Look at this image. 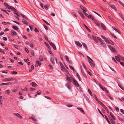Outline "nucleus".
I'll return each mask as SVG.
<instances>
[{
  "label": "nucleus",
  "instance_id": "1",
  "mask_svg": "<svg viewBox=\"0 0 124 124\" xmlns=\"http://www.w3.org/2000/svg\"><path fill=\"white\" fill-rule=\"evenodd\" d=\"M66 76L67 77H66V79L68 81H69L70 82H71L73 80V79H74V78L72 76L70 77L68 76V75H67Z\"/></svg>",
  "mask_w": 124,
  "mask_h": 124
},
{
  "label": "nucleus",
  "instance_id": "2",
  "mask_svg": "<svg viewBox=\"0 0 124 124\" xmlns=\"http://www.w3.org/2000/svg\"><path fill=\"white\" fill-rule=\"evenodd\" d=\"M51 61L52 63L53 64H55L54 60L55 61V62L56 63H57V60L56 59L55 57L51 58Z\"/></svg>",
  "mask_w": 124,
  "mask_h": 124
},
{
  "label": "nucleus",
  "instance_id": "3",
  "mask_svg": "<svg viewBox=\"0 0 124 124\" xmlns=\"http://www.w3.org/2000/svg\"><path fill=\"white\" fill-rule=\"evenodd\" d=\"M73 82V83L76 86L79 87V85L77 81H76L75 80L74 78L73 79V80L72 81Z\"/></svg>",
  "mask_w": 124,
  "mask_h": 124
},
{
  "label": "nucleus",
  "instance_id": "4",
  "mask_svg": "<svg viewBox=\"0 0 124 124\" xmlns=\"http://www.w3.org/2000/svg\"><path fill=\"white\" fill-rule=\"evenodd\" d=\"M49 44L50 45V46H52L54 50H56V49L55 45L51 41H49Z\"/></svg>",
  "mask_w": 124,
  "mask_h": 124
},
{
  "label": "nucleus",
  "instance_id": "5",
  "mask_svg": "<svg viewBox=\"0 0 124 124\" xmlns=\"http://www.w3.org/2000/svg\"><path fill=\"white\" fill-rule=\"evenodd\" d=\"M90 38L92 40L93 39L96 42H98V41L96 38L93 36L92 35V36H90Z\"/></svg>",
  "mask_w": 124,
  "mask_h": 124
},
{
  "label": "nucleus",
  "instance_id": "6",
  "mask_svg": "<svg viewBox=\"0 0 124 124\" xmlns=\"http://www.w3.org/2000/svg\"><path fill=\"white\" fill-rule=\"evenodd\" d=\"M14 79L13 78H5L2 79V81H11L14 80Z\"/></svg>",
  "mask_w": 124,
  "mask_h": 124
},
{
  "label": "nucleus",
  "instance_id": "7",
  "mask_svg": "<svg viewBox=\"0 0 124 124\" xmlns=\"http://www.w3.org/2000/svg\"><path fill=\"white\" fill-rule=\"evenodd\" d=\"M121 57V56L119 55H118L117 56H116L115 57V58L116 60L119 62H120L121 61V60L120 59Z\"/></svg>",
  "mask_w": 124,
  "mask_h": 124
},
{
  "label": "nucleus",
  "instance_id": "8",
  "mask_svg": "<svg viewBox=\"0 0 124 124\" xmlns=\"http://www.w3.org/2000/svg\"><path fill=\"white\" fill-rule=\"evenodd\" d=\"M12 83V82H9L7 83H3L1 84H0V86L2 85H8Z\"/></svg>",
  "mask_w": 124,
  "mask_h": 124
},
{
  "label": "nucleus",
  "instance_id": "9",
  "mask_svg": "<svg viewBox=\"0 0 124 124\" xmlns=\"http://www.w3.org/2000/svg\"><path fill=\"white\" fill-rule=\"evenodd\" d=\"M80 68H81V71L82 72V74L86 78H87V76H86V74H85L84 72V71L83 70H82V67H80Z\"/></svg>",
  "mask_w": 124,
  "mask_h": 124
},
{
  "label": "nucleus",
  "instance_id": "10",
  "mask_svg": "<svg viewBox=\"0 0 124 124\" xmlns=\"http://www.w3.org/2000/svg\"><path fill=\"white\" fill-rule=\"evenodd\" d=\"M108 46L109 48L113 52H115V50L114 49V48L113 47H111L109 45H108Z\"/></svg>",
  "mask_w": 124,
  "mask_h": 124
},
{
  "label": "nucleus",
  "instance_id": "11",
  "mask_svg": "<svg viewBox=\"0 0 124 124\" xmlns=\"http://www.w3.org/2000/svg\"><path fill=\"white\" fill-rule=\"evenodd\" d=\"M14 114L15 116L18 117L21 119H22V117L18 113H14Z\"/></svg>",
  "mask_w": 124,
  "mask_h": 124
},
{
  "label": "nucleus",
  "instance_id": "12",
  "mask_svg": "<svg viewBox=\"0 0 124 124\" xmlns=\"http://www.w3.org/2000/svg\"><path fill=\"white\" fill-rule=\"evenodd\" d=\"M75 43L78 46H79V47H82V45L81 44L79 43L78 42L75 41Z\"/></svg>",
  "mask_w": 124,
  "mask_h": 124
},
{
  "label": "nucleus",
  "instance_id": "13",
  "mask_svg": "<svg viewBox=\"0 0 124 124\" xmlns=\"http://www.w3.org/2000/svg\"><path fill=\"white\" fill-rule=\"evenodd\" d=\"M80 7L81 8L82 10H83L84 12H85L87 11V10L85 9L82 6H80Z\"/></svg>",
  "mask_w": 124,
  "mask_h": 124
},
{
  "label": "nucleus",
  "instance_id": "14",
  "mask_svg": "<svg viewBox=\"0 0 124 124\" xmlns=\"http://www.w3.org/2000/svg\"><path fill=\"white\" fill-rule=\"evenodd\" d=\"M101 26L102 28L104 30H106V27L105 25L103 23L101 24Z\"/></svg>",
  "mask_w": 124,
  "mask_h": 124
},
{
  "label": "nucleus",
  "instance_id": "15",
  "mask_svg": "<svg viewBox=\"0 0 124 124\" xmlns=\"http://www.w3.org/2000/svg\"><path fill=\"white\" fill-rule=\"evenodd\" d=\"M30 84L32 87H36L37 86V85L34 82L31 83Z\"/></svg>",
  "mask_w": 124,
  "mask_h": 124
},
{
  "label": "nucleus",
  "instance_id": "16",
  "mask_svg": "<svg viewBox=\"0 0 124 124\" xmlns=\"http://www.w3.org/2000/svg\"><path fill=\"white\" fill-rule=\"evenodd\" d=\"M110 6L112 8L114 9L115 10H116L117 9L114 5L113 4L110 5Z\"/></svg>",
  "mask_w": 124,
  "mask_h": 124
},
{
  "label": "nucleus",
  "instance_id": "17",
  "mask_svg": "<svg viewBox=\"0 0 124 124\" xmlns=\"http://www.w3.org/2000/svg\"><path fill=\"white\" fill-rule=\"evenodd\" d=\"M4 4L5 6L7 8L10 9L11 6H9L7 3H4Z\"/></svg>",
  "mask_w": 124,
  "mask_h": 124
},
{
  "label": "nucleus",
  "instance_id": "18",
  "mask_svg": "<svg viewBox=\"0 0 124 124\" xmlns=\"http://www.w3.org/2000/svg\"><path fill=\"white\" fill-rule=\"evenodd\" d=\"M89 62L90 65V66L94 68V64L90 61H89Z\"/></svg>",
  "mask_w": 124,
  "mask_h": 124
},
{
  "label": "nucleus",
  "instance_id": "19",
  "mask_svg": "<svg viewBox=\"0 0 124 124\" xmlns=\"http://www.w3.org/2000/svg\"><path fill=\"white\" fill-rule=\"evenodd\" d=\"M11 32L13 34V35H12V36H13L14 35H17L15 31L13 30H11Z\"/></svg>",
  "mask_w": 124,
  "mask_h": 124
},
{
  "label": "nucleus",
  "instance_id": "20",
  "mask_svg": "<svg viewBox=\"0 0 124 124\" xmlns=\"http://www.w3.org/2000/svg\"><path fill=\"white\" fill-rule=\"evenodd\" d=\"M108 44L111 43V42H112V41L110 40H108L106 38L104 40Z\"/></svg>",
  "mask_w": 124,
  "mask_h": 124
},
{
  "label": "nucleus",
  "instance_id": "21",
  "mask_svg": "<svg viewBox=\"0 0 124 124\" xmlns=\"http://www.w3.org/2000/svg\"><path fill=\"white\" fill-rule=\"evenodd\" d=\"M101 45L103 47H104L105 48H106L107 47V46L106 44L102 42H101Z\"/></svg>",
  "mask_w": 124,
  "mask_h": 124
},
{
  "label": "nucleus",
  "instance_id": "22",
  "mask_svg": "<svg viewBox=\"0 0 124 124\" xmlns=\"http://www.w3.org/2000/svg\"><path fill=\"white\" fill-rule=\"evenodd\" d=\"M12 28L15 30H16V31H17V30H18V28L16 26H12Z\"/></svg>",
  "mask_w": 124,
  "mask_h": 124
},
{
  "label": "nucleus",
  "instance_id": "23",
  "mask_svg": "<svg viewBox=\"0 0 124 124\" xmlns=\"http://www.w3.org/2000/svg\"><path fill=\"white\" fill-rule=\"evenodd\" d=\"M89 18L93 20H95V19L90 14L89 15V17H88Z\"/></svg>",
  "mask_w": 124,
  "mask_h": 124
},
{
  "label": "nucleus",
  "instance_id": "24",
  "mask_svg": "<svg viewBox=\"0 0 124 124\" xmlns=\"http://www.w3.org/2000/svg\"><path fill=\"white\" fill-rule=\"evenodd\" d=\"M110 114L112 118H113L114 120H115L116 119L115 117L111 114V112H110Z\"/></svg>",
  "mask_w": 124,
  "mask_h": 124
},
{
  "label": "nucleus",
  "instance_id": "25",
  "mask_svg": "<svg viewBox=\"0 0 124 124\" xmlns=\"http://www.w3.org/2000/svg\"><path fill=\"white\" fill-rule=\"evenodd\" d=\"M59 63H60V64L61 66V69L62 70V68L64 69V66H63V64H62V63L61 62H60Z\"/></svg>",
  "mask_w": 124,
  "mask_h": 124
},
{
  "label": "nucleus",
  "instance_id": "26",
  "mask_svg": "<svg viewBox=\"0 0 124 124\" xmlns=\"http://www.w3.org/2000/svg\"><path fill=\"white\" fill-rule=\"evenodd\" d=\"M88 91L89 94L91 96H93L91 92V90L89 89H88Z\"/></svg>",
  "mask_w": 124,
  "mask_h": 124
},
{
  "label": "nucleus",
  "instance_id": "27",
  "mask_svg": "<svg viewBox=\"0 0 124 124\" xmlns=\"http://www.w3.org/2000/svg\"><path fill=\"white\" fill-rule=\"evenodd\" d=\"M79 14L80 15V16L82 17L84 19L85 18V16L82 13L80 12L79 13Z\"/></svg>",
  "mask_w": 124,
  "mask_h": 124
},
{
  "label": "nucleus",
  "instance_id": "28",
  "mask_svg": "<svg viewBox=\"0 0 124 124\" xmlns=\"http://www.w3.org/2000/svg\"><path fill=\"white\" fill-rule=\"evenodd\" d=\"M77 109L79 110H82V113H83L84 114H85V112L81 108L78 107L77 108Z\"/></svg>",
  "mask_w": 124,
  "mask_h": 124
},
{
  "label": "nucleus",
  "instance_id": "29",
  "mask_svg": "<svg viewBox=\"0 0 124 124\" xmlns=\"http://www.w3.org/2000/svg\"><path fill=\"white\" fill-rule=\"evenodd\" d=\"M10 9H11L12 11L14 12L15 11H16V9L15 8L12 6H11Z\"/></svg>",
  "mask_w": 124,
  "mask_h": 124
},
{
  "label": "nucleus",
  "instance_id": "30",
  "mask_svg": "<svg viewBox=\"0 0 124 124\" xmlns=\"http://www.w3.org/2000/svg\"><path fill=\"white\" fill-rule=\"evenodd\" d=\"M22 22H23L26 25L28 24V23L25 20L23 19L22 20Z\"/></svg>",
  "mask_w": 124,
  "mask_h": 124
},
{
  "label": "nucleus",
  "instance_id": "31",
  "mask_svg": "<svg viewBox=\"0 0 124 124\" xmlns=\"http://www.w3.org/2000/svg\"><path fill=\"white\" fill-rule=\"evenodd\" d=\"M84 25L85 27V28L87 29V30L89 32H90L91 31L89 29V28L85 24H84Z\"/></svg>",
  "mask_w": 124,
  "mask_h": 124
},
{
  "label": "nucleus",
  "instance_id": "32",
  "mask_svg": "<svg viewBox=\"0 0 124 124\" xmlns=\"http://www.w3.org/2000/svg\"><path fill=\"white\" fill-rule=\"evenodd\" d=\"M76 75L77 76V77L78 78L79 80L80 81H81V79L80 78V77L79 75H78V73H76Z\"/></svg>",
  "mask_w": 124,
  "mask_h": 124
},
{
  "label": "nucleus",
  "instance_id": "33",
  "mask_svg": "<svg viewBox=\"0 0 124 124\" xmlns=\"http://www.w3.org/2000/svg\"><path fill=\"white\" fill-rule=\"evenodd\" d=\"M36 63L38 64L39 66H40L41 64V63L38 61H36Z\"/></svg>",
  "mask_w": 124,
  "mask_h": 124
},
{
  "label": "nucleus",
  "instance_id": "34",
  "mask_svg": "<svg viewBox=\"0 0 124 124\" xmlns=\"http://www.w3.org/2000/svg\"><path fill=\"white\" fill-rule=\"evenodd\" d=\"M31 118L34 121H37L36 119L34 117H31Z\"/></svg>",
  "mask_w": 124,
  "mask_h": 124
},
{
  "label": "nucleus",
  "instance_id": "35",
  "mask_svg": "<svg viewBox=\"0 0 124 124\" xmlns=\"http://www.w3.org/2000/svg\"><path fill=\"white\" fill-rule=\"evenodd\" d=\"M22 90L23 91H27L28 90V89L26 88H24L23 89L22 88Z\"/></svg>",
  "mask_w": 124,
  "mask_h": 124
},
{
  "label": "nucleus",
  "instance_id": "36",
  "mask_svg": "<svg viewBox=\"0 0 124 124\" xmlns=\"http://www.w3.org/2000/svg\"><path fill=\"white\" fill-rule=\"evenodd\" d=\"M69 66L70 68L71 69V70H72L74 72V71H75V70H74V68H73L70 65H69Z\"/></svg>",
  "mask_w": 124,
  "mask_h": 124
},
{
  "label": "nucleus",
  "instance_id": "37",
  "mask_svg": "<svg viewBox=\"0 0 124 124\" xmlns=\"http://www.w3.org/2000/svg\"><path fill=\"white\" fill-rule=\"evenodd\" d=\"M48 5H46L44 6L46 10L48 9Z\"/></svg>",
  "mask_w": 124,
  "mask_h": 124
},
{
  "label": "nucleus",
  "instance_id": "38",
  "mask_svg": "<svg viewBox=\"0 0 124 124\" xmlns=\"http://www.w3.org/2000/svg\"><path fill=\"white\" fill-rule=\"evenodd\" d=\"M39 59L41 61L43 62V60L42 56H40L39 57Z\"/></svg>",
  "mask_w": 124,
  "mask_h": 124
},
{
  "label": "nucleus",
  "instance_id": "39",
  "mask_svg": "<svg viewBox=\"0 0 124 124\" xmlns=\"http://www.w3.org/2000/svg\"><path fill=\"white\" fill-rule=\"evenodd\" d=\"M82 44L84 47L86 49L87 48L86 45V44L85 43H82Z\"/></svg>",
  "mask_w": 124,
  "mask_h": 124
},
{
  "label": "nucleus",
  "instance_id": "40",
  "mask_svg": "<svg viewBox=\"0 0 124 124\" xmlns=\"http://www.w3.org/2000/svg\"><path fill=\"white\" fill-rule=\"evenodd\" d=\"M65 59H66V60L67 61H69V58L67 56H65Z\"/></svg>",
  "mask_w": 124,
  "mask_h": 124
},
{
  "label": "nucleus",
  "instance_id": "41",
  "mask_svg": "<svg viewBox=\"0 0 124 124\" xmlns=\"http://www.w3.org/2000/svg\"><path fill=\"white\" fill-rule=\"evenodd\" d=\"M31 54L33 56H34V54L33 51L32 50H31Z\"/></svg>",
  "mask_w": 124,
  "mask_h": 124
},
{
  "label": "nucleus",
  "instance_id": "42",
  "mask_svg": "<svg viewBox=\"0 0 124 124\" xmlns=\"http://www.w3.org/2000/svg\"><path fill=\"white\" fill-rule=\"evenodd\" d=\"M95 24L98 26H99L100 25V24L99 23H98V22L96 21H95Z\"/></svg>",
  "mask_w": 124,
  "mask_h": 124
},
{
  "label": "nucleus",
  "instance_id": "43",
  "mask_svg": "<svg viewBox=\"0 0 124 124\" xmlns=\"http://www.w3.org/2000/svg\"><path fill=\"white\" fill-rule=\"evenodd\" d=\"M0 52H2V53H4V54H5V53L4 51L3 50L0 48Z\"/></svg>",
  "mask_w": 124,
  "mask_h": 124
},
{
  "label": "nucleus",
  "instance_id": "44",
  "mask_svg": "<svg viewBox=\"0 0 124 124\" xmlns=\"http://www.w3.org/2000/svg\"><path fill=\"white\" fill-rule=\"evenodd\" d=\"M21 15L22 17L24 19H25L26 17L24 15H23L22 14H21Z\"/></svg>",
  "mask_w": 124,
  "mask_h": 124
},
{
  "label": "nucleus",
  "instance_id": "45",
  "mask_svg": "<svg viewBox=\"0 0 124 124\" xmlns=\"http://www.w3.org/2000/svg\"><path fill=\"white\" fill-rule=\"evenodd\" d=\"M105 119H106V120L107 121V122H109V121L108 120V118L107 117V116L106 115H105Z\"/></svg>",
  "mask_w": 124,
  "mask_h": 124
},
{
  "label": "nucleus",
  "instance_id": "46",
  "mask_svg": "<svg viewBox=\"0 0 124 124\" xmlns=\"http://www.w3.org/2000/svg\"><path fill=\"white\" fill-rule=\"evenodd\" d=\"M112 60L114 61L116 63H117V62H116V60H115V58L114 57H112Z\"/></svg>",
  "mask_w": 124,
  "mask_h": 124
},
{
  "label": "nucleus",
  "instance_id": "47",
  "mask_svg": "<svg viewBox=\"0 0 124 124\" xmlns=\"http://www.w3.org/2000/svg\"><path fill=\"white\" fill-rule=\"evenodd\" d=\"M67 87L69 89H70L71 87H70V85L69 84H67Z\"/></svg>",
  "mask_w": 124,
  "mask_h": 124
},
{
  "label": "nucleus",
  "instance_id": "48",
  "mask_svg": "<svg viewBox=\"0 0 124 124\" xmlns=\"http://www.w3.org/2000/svg\"><path fill=\"white\" fill-rule=\"evenodd\" d=\"M11 73L12 74H17V72L16 71H13Z\"/></svg>",
  "mask_w": 124,
  "mask_h": 124
},
{
  "label": "nucleus",
  "instance_id": "49",
  "mask_svg": "<svg viewBox=\"0 0 124 124\" xmlns=\"http://www.w3.org/2000/svg\"><path fill=\"white\" fill-rule=\"evenodd\" d=\"M44 28L46 30H48V28L47 26L45 25H43Z\"/></svg>",
  "mask_w": 124,
  "mask_h": 124
},
{
  "label": "nucleus",
  "instance_id": "50",
  "mask_svg": "<svg viewBox=\"0 0 124 124\" xmlns=\"http://www.w3.org/2000/svg\"><path fill=\"white\" fill-rule=\"evenodd\" d=\"M13 22H14L15 23H16V24H17L18 25H20V23H18V22H17L16 21H13Z\"/></svg>",
  "mask_w": 124,
  "mask_h": 124
},
{
  "label": "nucleus",
  "instance_id": "51",
  "mask_svg": "<svg viewBox=\"0 0 124 124\" xmlns=\"http://www.w3.org/2000/svg\"><path fill=\"white\" fill-rule=\"evenodd\" d=\"M25 51L28 53H29V51L27 49V48L26 47L25 48Z\"/></svg>",
  "mask_w": 124,
  "mask_h": 124
},
{
  "label": "nucleus",
  "instance_id": "52",
  "mask_svg": "<svg viewBox=\"0 0 124 124\" xmlns=\"http://www.w3.org/2000/svg\"><path fill=\"white\" fill-rule=\"evenodd\" d=\"M97 39H98V40L100 41L101 42H102V40L99 37H97Z\"/></svg>",
  "mask_w": 124,
  "mask_h": 124
},
{
  "label": "nucleus",
  "instance_id": "53",
  "mask_svg": "<svg viewBox=\"0 0 124 124\" xmlns=\"http://www.w3.org/2000/svg\"><path fill=\"white\" fill-rule=\"evenodd\" d=\"M119 3L121 4V5H122V6L123 7H124V4L121 1H119Z\"/></svg>",
  "mask_w": 124,
  "mask_h": 124
},
{
  "label": "nucleus",
  "instance_id": "54",
  "mask_svg": "<svg viewBox=\"0 0 124 124\" xmlns=\"http://www.w3.org/2000/svg\"><path fill=\"white\" fill-rule=\"evenodd\" d=\"M6 93L7 94H9L10 93V92L9 90H7L6 91Z\"/></svg>",
  "mask_w": 124,
  "mask_h": 124
},
{
  "label": "nucleus",
  "instance_id": "55",
  "mask_svg": "<svg viewBox=\"0 0 124 124\" xmlns=\"http://www.w3.org/2000/svg\"><path fill=\"white\" fill-rule=\"evenodd\" d=\"M82 65L84 67V68H85V70H86V67L85 66V65L83 63H82Z\"/></svg>",
  "mask_w": 124,
  "mask_h": 124
},
{
  "label": "nucleus",
  "instance_id": "56",
  "mask_svg": "<svg viewBox=\"0 0 124 124\" xmlns=\"http://www.w3.org/2000/svg\"><path fill=\"white\" fill-rule=\"evenodd\" d=\"M84 14L86 16H87L88 17H89V16L85 12H84Z\"/></svg>",
  "mask_w": 124,
  "mask_h": 124
},
{
  "label": "nucleus",
  "instance_id": "57",
  "mask_svg": "<svg viewBox=\"0 0 124 124\" xmlns=\"http://www.w3.org/2000/svg\"><path fill=\"white\" fill-rule=\"evenodd\" d=\"M17 91V90L15 88H13V92H16Z\"/></svg>",
  "mask_w": 124,
  "mask_h": 124
},
{
  "label": "nucleus",
  "instance_id": "58",
  "mask_svg": "<svg viewBox=\"0 0 124 124\" xmlns=\"http://www.w3.org/2000/svg\"><path fill=\"white\" fill-rule=\"evenodd\" d=\"M98 110L99 111V113H100V114L103 116L104 117V116L102 114V113H101V112L100 111V110L99 109H98Z\"/></svg>",
  "mask_w": 124,
  "mask_h": 124
},
{
  "label": "nucleus",
  "instance_id": "59",
  "mask_svg": "<svg viewBox=\"0 0 124 124\" xmlns=\"http://www.w3.org/2000/svg\"><path fill=\"white\" fill-rule=\"evenodd\" d=\"M37 93L38 95H39L40 94V91H37Z\"/></svg>",
  "mask_w": 124,
  "mask_h": 124
},
{
  "label": "nucleus",
  "instance_id": "60",
  "mask_svg": "<svg viewBox=\"0 0 124 124\" xmlns=\"http://www.w3.org/2000/svg\"><path fill=\"white\" fill-rule=\"evenodd\" d=\"M3 39L5 41H6L7 40V38L6 37H3Z\"/></svg>",
  "mask_w": 124,
  "mask_h": 124
},
{
  "label": "nucleus",
  "instance_id": "61",
  "mask_svg": "<svg viewBox=\"0 0 124 124\" xmlns=\"http://www.w3.org/2000/svg\"><path fill=\"white\" fill-rule=\"evenodd\" d=\"M101 89L102 90H103V91H104V90L106 88L105 87H103L102 86H101Z\"/></svg>",
  "mask_w": 124,
  "mask_h": 124
},
{
  "label": "nucleus",
  "instance_id": "62",
  "mask_svg": "<svg viewBox=\"0 0 124 124\" xmlns=\"http://www.w3.org/2000/svg\"><path fill=\"white\" fill-rule=\"evenodd\" d=\"M67 105L68 107H71L73 106V105L71 104H68Z\"/></svg>",
  "mask_w": 124,
  "mask_h": 124
},
{
  "label": "nucleus",
  "instance_id": "63",
  "mask_svg": "<svg viewBox=\"0 0 124 124\" xmlns=\"http://www.w3.org/2000/svg\"><path fill=\"white\" fill-rule=\"evenodd\" d=\"M120 63L124 67V63L123 62H120Z\"/></svg>",
  "mask_w": 124,
  "mask_h": 124
},
{
  "label": "nucleus",
  "instance_id": "64",
  "mask_svg": "<svg viewBox=\"0 0 124 124\" xmlns=\"http://www.w3.org/2000/svg\"><path fill=\"white\" fill-rule=\"evenodd\" d=\"M121 112H122L123 114H124V110L123 109H120Z\"/></svg>",
  "mask_w": 124,
  "mask_h": 124
}]
</instances>
